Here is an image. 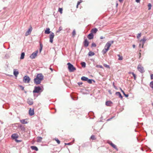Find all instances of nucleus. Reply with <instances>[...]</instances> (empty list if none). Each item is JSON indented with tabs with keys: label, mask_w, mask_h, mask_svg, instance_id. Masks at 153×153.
<instances>
[{
	"label": "nucleus",
	"mask_w": 153,
	"mask_h": 153,
	"mask_svg": "<svg viewBox=\"0 0 153 153\" xmlns=\"http://www.w3.org/2000/svg\"><path fill=\"white\" fill-rule=\"evenodd\" d=\"M44 76L41 73L37 75L36 78L34 79V82L36 85L40 83L41 81L43 79Z\"/></svg>",
	"instance_id": "f257e3e1"
},
{
	"label": "nucleus",
	"mask_w": 153,
	"mask_h": 153,
	"mask_svg": "<svg viewBox=\"0 0 153 153\" xmlns=\"http://www.w3.org/2000/svg\"><path fill=\"white\" fill-rule=\"evenodd\" d=\"M43 88L42 86L40 87V86H35L34 89L33 91V93H39L43 91Z\"/></svg>",
	"instance_id": "f03ea898"
},
{
	"label": "nucleus",
	"mask_w": 153,
	"mask_h": 153,
	"mask_svg": "<svg viewBox=\"0 0 153 153\" xmlns=\"http://www.w3.org/2000/svg\"><path fill=\"white\" fill-rule=\"evenodd\" d=\"M68 66V68L69 71L70 72H72L76 70V68L74 67L73 65L69 62L67 63Z\"/></svg>",
	"instance_id": "7ed1b4c3"
},
{
	"label": "nucleus",
	"mask_w": 153,
	"mask_h": 153,
	"mask_svg": "<svg viewBox=\"0 0 153 153\" xmlns=\"http://www.w3.org/2000/svg\"><path fill=\"white\" fill-rule=\"evenodd\" d=\"M30 80V78L27 75L25 76L23 78V81L25 83H28L29 82Z\"/></svg>",
	"instance_id": "20e7f679"
},
{
	"label": "nucleus",
	"mask_w": 153,
	"mask_h": 153,
	"mask_svg": "<svg viewBox=\"0 0 153 153\" xmlns=\"http://www.w3.org/2000/svg\"><path fill=\"white\" fill-rule=\"evenodd\" d=\"M114 41H108L106 44L105 45L104 48H107L108 46V49L111 46V44H113L114 43Z\"/></svg>",
	"instance_id": "39448f33"
},
{
	"label": "nucleus",
	"mask_w": 153,
	"mask_h": 153,
	"mask_svg": "<svg viewBox=\"0 0 153 153\" xmlns=\"http://www.w3.org/2000/svg\"><path fill=\"white\" fill-rule=\"evenodd\" d=\"M137 68L138 71L141 73H142L145 72L143 67L140 64L138 65Z\"/></svg>",
	"instance_id": "423d86ee"
},
{
	"label": "nucleus",
	"mask_w": 153,
	"mask_h": 153,
	"mask_svg": "<svg viewBox=\"0 0 153 153\" xmlns=\"http://www.w3.org/2000/svg\"><path fill=\"white\" fill-rule=\"evenodd\" d=\"M38 53V51H36L31 54L30 56V57L32 59H34L37 56Z\"/></svg>",
	"instance_id": "0eeeda50"
},
{
	"label": "nucleus",
	"mask_w": 153,
	"mask_h": 153,
	"mask_svg": "<svg viewBox=\"0 0 153 153\" xmlns=\"http://www.w3.org/2000/svg\"><path fill=\"white\" fill-rule=\"evenodd\" d=\"M54 35L53 32H51L49 36L50 42L52 43L53 42V39L54 37Z\"/></svg>",
	"instance_id": "6e6552de"
},
{
	"label": "nucleus",
	"mask_w": 153,
	"mask_h": 153,
	"mask_svg": "<svg viewBox=\"0 0 153 153\" xmlns=\"http://www.w3.org/2000/svg\"><path fill=\"white\" fill-rule=\"evenodd\" d=\"M32 30V28L31 27H30L28 29V30L25 33V35L26 36H27L28 35H30L31 32V31Z\"/></svg>",
	"instance_id": "1a4fd4ad"
},
{
	"label": "nucleus",
	"mask_w": 153,
	"mask_h": 153,
	"mask_svg": "<svg viewBox=\"0 0 153 153\" xmlns=\"http://www.w3.org/2000/svg\"><path fill=\"white\" fill-rule=\"evenodd\" d=\"M108 143L109 144L114 148L116 149L117 151H118V149L117 147H116V146L114 144L111 142L109 141V142H108Z\"/></svg>",
	"instance_id": "9d476101"
},
{
	"label": "nucleus",
	"mask_w": 153,
	"mask_h": 153,
	"mask_svg": "<svg viewBox=\"0 0 153 153\" xmlns=\"http://www.w3.org/2000/svg\"><path fill=\"white\" fill-rule=\"evenodd\" d=\"M27 103L30 105H31L33 104V101L32 99L28 98L27 101Z\"/></svg>",
	"instance_id": "9b49d317"
},
{
	"label": "nucleus",
	"mask_w": 153,
	"mask_h": 153,
	"mask_svg": "<svg viewBox=\"0 0 153 153\" xmlns=\"http://www.w3.org/2000/svg\"><path fill=\"white\" fill-rule=\"evenodd\" d=\"M19 137L18 135L17 134H12L11 137L13 139H16L17 138Z\"/></svg>",
	"instance_id": "f8f14e48"
},
{
	"label": "nucleus",
	"mask_w": 153,
	"mask_h": 153,
	"mask_svg": "<svg viewBox=\"0 0 153 153\" xmlns=\"http://www.w3.org/2000/svg\"><path fill=\"white\" fill-rule=\"evenodd\" d=\"M83 44L85 47H87L89 45V42L87 39H85L84 41L83 42Z\"/></svg>",
	"instance_id": "ddd939ff"
},
{
	"label": "nucleus",
	"mask_w": 153,
	"mask_h": 153,
	"mask_svg": "<svg viewBox=\"0 0 153 153\" xmlns=\"http://www.w3.org/2000/svg\"><path fill=\"white\" fill-rule=\"evenodd\" d=\"M112 102L111 101H108L105 102V105L108 106H110L112 104Z\"/></svg>",
	"instance_id": "4468645a"
},
{
	"label": "nucleus",
	"mask_w": 153,
	"mask_h": 153,
	"mask_svg": "<svg viewBox=\"0 0 153 153\" xmlns=\"http://www.w3.org/2000/svg\"><path fill=\"white\" fill-rule=\"evenodd\" d=\"M29 114L30 116H32L34 114V109H32L30 108L29 110Z\"/></svg>",
	"instance_id": "2eb2a0df"
},
{
	"label": "nucleus",
	"mask_w": 153,
	"mask_h": 153,
	"mask_svg": "<svg viewBox=\"0 0 153 153\" xmlns=\"http://www.w3.org/2000/svg\"><path fill=\"white\" fill-rule=\"evenodd\" d=\"M19 74V72L17 69H14L13 70V74L15 76H17Z\"/></svg>",
	"instance_id": "dca6fc26"
},
{
	"label": "nucleus",
	"mask_w": 153,
	"mask_h": 153,
	"mask_svg": "<svg viewBox=\"0 0 153 153\" xmlns=\"http://www.w3.org/2000/svg\"><path fill=\"white\" fill-rule=\"evenodd\" d=\"M94 37V35L91 33H90L88 36V38L89 39H91Z\"/></svg>",
	"instance_id": "f3484780"
},
{
	"label": "nucleus",
	"mask_w": 153,
	"mask_h": 153,
	"mask_svg": "<svg viewBox=\"0 0 153 153\" xmlns=\"http://www.w3.org/2000/svg\"><path fill=\"white\" fill-rule=\"evenodd\" d=\"M115 94L117 96H119V98H120L121 99H123V96L120 92H117L115 93Z\"/></svg>",
	"instance_id": "a211bd4d"
},
{
	"label": "nucleus",
	"mask_w": 153,
	"mask_h": 153,
	"mask_svg": "<svg viewBox=\"0 0 153 153\" xmlns=\"http://www.w3.org/2000/svg\"><path fill=\"white\" fill-rule=\"evenodd\" d=\"M109 46H108V47ZM108 50V47L107 48H104L102 51V52L103 54H105L107 51Z\"/></svg>",
	"instance_id": "6ab92c4d"
},
{
	"label": "nucleus",
	"mask_w": 153,
	"mask_h": 153,
	"mask_svg": "<svg viewBox=\"0 0 153 153\" xmlns=\"http://www.w3.org/2000/svg\"><path fill=\"white\" fill-rule=\"evenodd\" d=\"M97 31H98L97 29L96 28H94L92 29L91 30V33H95L97 32Z\"/></svg>",
	"instance_id": "aec40b11"
},
{
	"label": "nucleus",
	"mask_w": 153,
	"mask_h": 153,
	"mask_svg": "<svg viewBox=\"0 0 153 153\" xmlns=\"http://www.w3.org/2000/svg\"><path fill=\"white\" fill-rule=\"evenodd\" d=\"M26 119H23L20 120V121L21 123L23 124H25L27 123L26 120Z\"/></svg>",
	"instance_id": "412c9836"
},
{
	"label": "nucleus",
	"mask_w": 153,
	"mask_h": 153,
	"mask_svg": "<svg viewBox=\"0 0 153 153\" xmlns=\"http://www.w3.org/2000/svg\"><path fill=\"white\" fill-rule=\"evenodd\" d=\"M50 29L49 28H47L45 31V34H48L50 33Z\"/></svg>",
	"instance_id": "4be33fe9"
},
{
	"label": "nucleus",
	"mask_w": 153,
	"mask_h": 153,
	"mask_svg": "<svg viewBox=\"0 0 153 153\" xmlns=\"http://www.w3.org/2000/svg\"><path fill=\"white\" fill-rule=\"evenodd\" d=\"M88 78L84 76H83L81 78V79L83 81H87V80H88Z\"/></svg>",
	"instance_id": "5701e85b"
},
{
	"label": "nucleus",
	"mask_w": 153,
	"mask_h": 153,
	"mask_svg": "<svg viewBox=\"0 0 153 153\" xmlns=\"http://www.w3.org/2000/svg\"><path fill=\"white\" fill-rule=\"evenodd\" d=\"M31 149L32 150H35L36 151H37L38 150V149L37 147L36 146H32L31 147Z\"/></svg>",
	"instance_id": "b1692460"
},
{
	"label": "nucleus",
	"mask_w": 153,
	"mask_h": 153,
	"mask_svg": "<svg viewBox=\"0 0 153 153\" xmlns=\"http://www.w3.org/2000/svg\"><path fill=\"white\" fill-rule=\"evenodd\" d=\"M25 56V53L24 52H22L21 53V56L20 58V59H24V56Z\"/></svg>",
	"instance_id": "393cba45"
},
{
	"label": "nucleus",
	"mask_w": 153,
	"mask_h": 153,
	"mask_svg": "<svg viewBox=\"0 0 153 153\" xmlns=\"http://www.w3.org/2000/svg\"><path fill=\"white\" fill-rule=\"evenodd\" d=\"M95 54V53L92 52V51H90L88 53V55L89 56H94Z\"/></svg>",
	"instance_id": "a878e982"
},
{
	"label": "nucleus",
	"mask_w": 153,
	"mask_h": 153,
	"mask_svg": "<svg viewBox=\"0 0 153 153\" xmlns=\"http://www.w3.org/2000/svg\"><path fill=\"white\" fill-rule=\"evenodd\" d=\"M92 81H93L94 82H95V81L93 79H88V80H87V82L91 84L92 83Z\"/></svg>",
	"instance_id": "bb28decb"
},
{
	"label": "nucleus",
	"mask_w": 153,
	"mask_h": 153,
	"mask_svg": "<svg viewBox=\"0 0 153 153\" xmlns=\"http://www.w3.org/2000/svg\"><path fill=\"white\" fill-rule=\"evenodd\" d=\"M146 39L145 38H143V39H142L141 40V41H142V42H143V44H142V48H143V44H144L145 43V42H146Z\"/></svg>",
	"instance_id": "cd10ccee"
},
{
	"label": "nucleus",
	"mask_w": 153,
	"mask_h": 153,
	"mask_svg": "<svg viewBox=\"0 0 153 153\" xmlns=\"http://www.w3.org/2000/svg\"><path fill=\"white\" fill-rule=\"evenodd\" d=\"M120 89L121 92L123 93V95L125 96V97H127L128 96V94H125V92L121 88H120Z\"/></svg>",
	"instance_id": "c85d7f7f"
},
{
	"label": "nucleus",
	"mask_w": 153,
	"mask_h": 153,
	"mask_svg": "<svg viewBox=\"0 0 153 153\" xmlns=\"http://www.w3.org/2000/svg\"><path fill=\"white\" fill-rule=\"evenodd\" d=\"M42 138L40 137H38L37 140V142H40L42 141Z\"/></svg>",
	"instance_id": "c756f323"
},
{
	"label": "nucleus",
	"mask_w": 153,
	"mask_h": 153,
	"mask_svg": "<svg viewBox=\"0 0 153 153\" xmlns=\"http://www.w3.org/2000/svg\"><path fill=\"white\" fill-rule=\"evenodd\" d=\"M81 65L82 67L85 68L86 66L85 63L84 62H82L81 63Z\"/></svg>",
	"instance_id": "7c9ffc66"
},
{
	"label": "nucleus",
	"mask_w": 153,
	"mask_h": 153,
	"mask_svg": "<svg viewBox=\"0 0 153 153\" xmlns=\"http://www.w3.org/2000/svg\"><path fill=\"white\" fill-rule=\"evenodd\" d=\"M117 56L119 57L118 60H122L123 59V57L122 56H120V55H117Z\"/></svg>",
	"instance_id": "2f4dec72"
},
{
	"label": "nucleus",
	"mask_w": 153,
	"mask_h": 153,
	"mask_svg": "<svg viewBox=\"0 0 153 153\" xmlns=\"http://www.w3.org/2000/svg\"><path fill=\"white\" fill-rule=\"evenodd\" d=\"M149 85L151 88H153V81H152L150 82Z\"/></svg>",
	"instance_id": "473e14b6"
},
{
	"label": "nucleus",
	"mask_w": 153,
	"mask_h": 153,
	"mask_svg": "<svg viewBox=\"0 0 153 153\" xmlns=\"http://www.w3.org/2000/svg\"><path fill=\"white\" fill-rule=\"evenodd\" d=\"M55 140L58 144H59L60 143V141L57 138H55Z\"/></svg>",
	"instance_id": "72a5a7b5"
},
{
	"label": "nucleus",
	"mask_w": 153,
	"mask_h": 153,
	"mask_svg": "<svg viewBox=\"0 0 153 153\" xmlns=\"http://www.w3.org/2000/svg\"><path fill=\"white\" fill-rule=\"evenodd\" d=\"M40 48L39 49V51H40L41 52L42 49V47H43L41 43H40Z\"/></svg>",
	"instance_id": "f704fd0d"
},
{
	"label": "nucleus",
	"mask_w": 153,
	"mask_h": 153,
	"mask_svg": "<svg viewBox=\"0 0 153 153\" xmlns=\"http://www.w3.org/2000/svg\"><path fill=\"white\" fill-rule=\"evenodd\" d=\"M103 66L105 67H106V68H110L109 65H107L106 64H103Z\"/></svg>",
	"instance_id": "c9c22d12"
},
{
	"label": "nucleus",
	"mask_w": 153,
	"mask_h": 153,
	"mask_svg": "<svg viewBox=\"0 0 153 153\" xmlns=\"http://www.w3.org/2000/svg\"><path fill=\"white\" fill-rule=\"evenodd\" d=\"M62 8H59L58 11L60 12L61 14H62Z\"/></svg>",
	"instance_id": "e433bc0d"
},
{
	"label": "nucleus",
	"mask_w": 153,
	"mask_h": 153,
	"mask_svg": "<svg viewBox=\"0 0 153 153\" xmlns=\"http://www.w3.org/2000/svg\"><path fill=\"white\" fill-rule=\"evenodd\" d=\"M90 138L93 140H94L96 139L95 136L94 135H91V137Z\"/></svg>",
	"instance_id": "4c0bfd02"
},
{
	"label": "nucleus",
	"mask_w": 153,
	"mask_h": 153,
	"mask_svg": "<svg viewBox=\"0 0 153 153\" xmlns=\"http://www.w3.org/2000/svg\"><path fill=\"white\" fill-rule=\"evenodd\" d=\"M72 34L73 36L74 37L75 36V35L76 34V31L74 29V30L72 32Z\"/></svg>",
	"instance_id": "58836bf2"
},
{
	"label": "nucleus",
	"mask_w": 153,
	"mask_h": 153,
	"mask_svg": "<svg viewBox=\"0 0 153 153\" xmlns=\"http://www.w3.org/2000/svg\"><path fill=\"white\" fill-rule=\"evenodd\" d=\"M151 6H152L151 4L150 3H149L148 4V7H149V8H148L149 10H150L151 9Z\"/></svg>",
	"instance_id": "ea45409f"
},
{
	"label": "nucleus",
	"mask_w": 153,
	"mask_h": 153,
	"mask_svg": "<svg viewBox=\"0 0 153 153\" xmlns=\"http://www.w3.org/2000/svg\"><path fill=\"white\" fill-rule=\"evenodd\" d=\"M96 45L94 43H93L91 44V47H96Z\"/></svg>",
	"instance_id": "a19ab883"
},
{
	"label": "nucleus",
	"mask_w": 153,
	"mask_h": 153,
	"mask_svg": "<svg viewBox=\"0 0 153 153\" xmlns=\"http://www.w3.org/2000/svg\"><path fill=\"white\" fill-rule=\"evenodd\" d=\"M132 75H133V76L134 77V80H136V76L135 74H134V73H132Z\"/></svg>",
	"instance_id": "79ce46f5"
},
{
	"label": "nucleus",
	"mask_w": 153,
	"mask_h": 153,
	"mask_svg": "<svg viewBox=\"0 0 153 153\" xmlns=\"http://www.w3.org/2000/svg\"><path fill=\"white\" fill-rule=\"evenodd\" d=\"M141 36V33H139L137 34V38H139Z\"/></svg>",
	"instance_id": "37998d69"
},
{
	"label": "nucleus",
	"mask_w": 153,
	"mask_h": 153,
	"mask_svg": "<svg viewBox=\"0 0 153 153\" xmlns=\"http://www.w3.org/2000/svg\"><path fill=\"white\" fill-rule=\"evenodd\" d=\"M62 30V28L61 27H60L59 28V30L58 31H57V32H59L60 31H61Z\"/></svg>",
	"instance_id": "c03bdc74"
},
{
	"label": "nucleus",
	"mask_w": 153,
	"mask_h": 153,
	"mask_svg": "<svg viewBox=\"0 0 153 153\" xmlns=\"http://www.w3.org/2000/svg\"><path fill=\"white\" fill-rule=\"evenodd\" d=\"M97 67L98 68H102L103 67L101 65H97Z\"/></svg>",
	"instance_id": "a18cd8bd"
},
{
	"label": "nucleus",
	"mask_w": 153,
	"mask_h": 153,
	"mask_svg": "<svg viewBox=\"0 0 153 153\" xmlns=\"http://www.w3.org/2000/svg\"><path fill=\"white\" fill-rule=\"evenodd\" d=\"M19 87H20L21 89L22 90H24V87L22 85H20Z\"/></svg>",
	"instance_id": "49530a36"
},
{
	"label": "nucleus",
	"mask_w": 153,
	"mask_h": 153,
	"mask_svg": "<svg viewBox=\"0 0 153 153\" xmlns=\"http://www.w3.org/2000/svg\"><path fill=\"white\" fill-rule=\"evenodd\" d=\"M15 140L17 143L20 142L22 141L21 140H17L16 139H15Z\"/></svg>",
	"instance_id": "de8ad7c7"
},
{
	"label": "nucleus",
	"mask_w": 153,
	"mask_h": 153,
	"mask_svg": "<svg viewBox=\"0 0 153 153\" xmlns=\"http://www.w3.org/2000/svg\"><path fill=\"white\" fill-rule=\"evenodd\" d=\"M20 127L21 128V129L22 130H24L25 129V128L24 127H22L21 125L20 126Z\"/></svg>",
	"instance_id": "09e8293b"
},
{
	"label": "nucleus",
	"mask_w": 153,
	"mask_h": 153,
	"mask_svg": "<svg viewBox=\"0 0 153 153\" xmlns=\"http://www.w3.org/2000/svg\"><path fill=\"white\" fill-rule=\"evenodd\" d=\"M82 83H83L82 82H79L78 83V84L79 86H80L81 85H82Z\"/></svg>",
	"instance_id": "8fccbe9b"
},
{
	"label": "nucleus",
	"mask_w": 153,
	"mask_h": 153,
	"mask_svg": "<svg viewBox=\"0 0 153 153\" xmlns=\"http://www.w3.org/2000/svg\"><path fill=\"white\" fill-rule=\"evenodd\" d=\"M151 79H153V74H151Z\"/></svg>",
	"instance_id": "3c124183"
},
{
	"label": "nucleus",
	"mask_w": 153,
	"mask_h": 153,
	"mask_svg": "<svg viewBox=\"0 0 153 153\" xmlns=\"http://www.w3.org/2000/svg\"><path fill=\"white\" fill-rule=\"evenodd\" d=\"M51 65H50V69L51 70V71L52 72L53 71V69L51 68Z\"/></svg>",
	"instance_id": "603ef678"
},
{
	"label": "nucleus",
	"mask_w": 153,
	"mask_h": 153,
	"mask_svg": "<svg viewBox=\"0 0 153 153\" xmlns=\"http://www.w3.org/2000/svg\"><path fill=\"white\" fill-rule=\"evenodd\" d=\"M108 92L110 94H111L112 93H111V91L110 90H108Z\"/></svg>",
	"instance_id": "864d4df0"
},
{
	"label": "nucleus",
	"mask_w": 153,
	"mask_h": 153,
	"mask_svg": "<svg viewBox=\"0 0 153 153\" xmlns=\"http://www.w3.org/2000/svg\"><path fill=\"white\" fill-rule=\"evenodd\" d=\"M81 2V1H78L77 3V5H79Z\"/></svg>",
	"instance_id": "5fc2aeb1"
},
{
	"label": "nucleus",
	"mask_w": 153,
	"mask_h": 153,
	"mask_svg": "<svg viewBox=\"0 0 153 153\" xmlns=\"http://www.w3.org/2000/svg\"><path fill=\"white\" fill-rule=\"evenodd\" d=\"M135 1H136L137 3L139 2L140 1V0H135Z\"/></svg>",
	"instance_id": "6e6d98bb"
},
{
	"label": "nucleus",
	"mask_w": 153,
	"mask_h": 153,
	"mask_svg": "<svg viewBox=\"0 0 153 153\" xmlns=\"http://www.w3.org/2000/svg\"><path fill=\"white\" fill-rule=\"evenodd\" d=\"M132 73H134L133 72H128V74H132Z\"/></svg>",
	"instance_id": "4d7b16f0"
},
{
	"label": "nucleus",
	"mask_w": 153,
	"mask_h": 153,
	"mask_svg": "<svg viewBox=\"0 0 153 153\" xmlns=\"http://www.w3.org/2000/svg\"><path fill=\"white\" fill-rule=\"evenodd\" d=\"M132 47L133 48H134L135 47V45H132Z\"/></svg>",
	"instance_id": "13d9d810"
},
{
	"label": "nucleus",
	"mask_w": 153,
	"mask_h": 153,
	"mask_svg": "<svg viewBox=\"0 0 153 153\" xmlns=\"http://www.w3.org/2000/svg\"><path fill=\"white\" fill-rule=\"evenodd\" d=\"M104 38V37H103V36H101V37H100V39H103Z\"/></svg>",
	"instance_id": "bf43d9fd"
},
{
	"label": "nucleus",
	"mask_w": 153,
	"mask_h": 153,
	"mask_svg": "<svg viewBox=\"0 0 153 153\" xmlns=\"http://www.w3.org/2000/svg\"><path fill=\"white\" fill-rule=\"evenodd\" d=\"M71 144V143H67V144H67V145H69Z\"/></svg>",
	"instance_id": "052dcab7"
},
{
	"label": "nucleus",
	"mask_w": 153,
	"mask_h": 153,
	"mask_svg": "<svg viewBox=\"0 0 153 153\" xmlns=\"http://www.w3.org/2000/svg\"><path fill=\"white\" fill-rule=\"evenodd\" d=\"M119 0L120 2H122L123 1V0Z\"/></svg>",
	"instance_id": "680f3d73"
},
{
	"label": "nucleus",
	"mask_w": 153,
	"mask_h": 153,
	"mask_svg": "<svg viewBox=\"0 0 153 153\" xmlns=\"http://www.w3.org/2000/svg\"><path fill=\"white\" fill-rule=\"evenodd\" d=\"M78 5H77H77H76V7L77 8H78Z\"/></svg>",
	"instance_id": "e2e57ef3"
},
{
	"label": "nucleus",
	"mask_w": 153,
	"mask_h": 153,
	"mask_svg": "<svg viewBox=\"0 0 153 153\" xmlns=\"http://www.w3.org/2000/svg\"><path fill=\"white\" fill-rule=\"evenodd\" d=\"M110 119H108L107 120H110Z\"/></svg>",
	"instance_id": "0e129e2a"
},
{
	"label": "nucleus",
	"mask_w": 153,
	"mask_h": 153,
	"mask_svg": "<svg viewBox=\"0 0 153 153\" xmlns=\"http://www.w3.org/2000/svg\"><path fill=\"white\" fill-rule=\"evenodd\" d=\"M114 87L115 88H116V87L115 85H114Z\"/></svg>",
	"instance_id": "69168bd1"
},
{
	"label": "nucleus",
	"mask_w": 153,
	"mask_h": 153,
	"mask_svg": "<svg viewBox=\"0 0 153 153\" xmlns=\"http://www.w3.org/2000/svg\"><path fill=\"white\" fill-rule=\"evenodd\" d=\"M114 87L115 88H116V87L115 85H114Z\"/></svg>",
	"instance_id": "338daca9"
},
{
	"label": "nucleus",
	"mask_w": 153,
	"mask_h": 153,
	"mask_svg": "<svg viewBox=\"0 0 153 153\" xmlns=\"http://www.w3.org/2000/svg\"><path fill=\"white\" fill-rule=\"evenodd\" d=\"M152 105L153 106V103H152Z\"/></svg>",
	"instance_id": "774afa93"
}]
</instances>
